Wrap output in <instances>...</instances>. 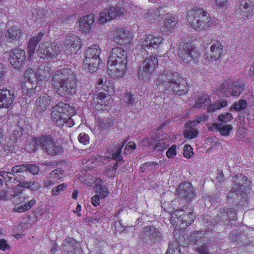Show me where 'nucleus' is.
<instances>
[{"mask_svg": "<svg viewBox=\"0 0 254 254\" xmlns=\"http://www.w3.org/2000/svg\"><path fill=\"white\" fill-rule=\"evenodd\" d=\"M236 211L234 208L232 207H222L220 208L211 222L213 223L212 226L215 225H229L232 224V222L236 220L237 218V211L244 210L239 208Z\"/></svg>", "mask_w": 254, "mask_h": 254, "instance_id": "obj_9", "label": "nucleus"}, {"mask_svg": "<svg viewBox=\"0 0 254 254\" xmlns=\"http://www.w3.org/2000/svg\"><path fill=\"white\" fill-rule=\"evenodd\" d=\"M141 56L142 60L138 68V77L142 80L146 79L158 66V61L156 56L152 55Z\"/></svg>", "mask_w": 254, "mask_h": 254, "instance_id": "obj_10", "label": "nucleus"}, {"mask_svg": "<svg viewBox=\"0 0 254 254\" xmlns=\"http://www.w3.org/2000/svg\"><path fill=\"white\" fill-rule=\"evenodd\" d=\"M248 236L239 230L231 231L229 235L230 241L237 242L238 247H246L253 245V243L248 240Z\"/></svg>", "mask_w": 254, "mask_h": 254, "instance_id": "obj_20", "label": "nucleus"}, {"mask_svg": "<svg viewBox=\"0 0 254 254\" xmlns=\"http://www.w3.org/2000/svg\"><path fill=\"white\" fill-rule=\"evenodd\" d=\"M211 100L207 95H202L197 100L194 107L198 108L205 109L206 107H208Z\"/></svg>", "mask_w": 254, "mask_h": 254, "instance_id": "obj_39", "label": "nucleus"}, {"mask_svg": "<svg viewBox=\"0 0 254 254\" xmlns=\"http://www.w3.org/2000/svg\"><path fill=\"white\" fill-rule=\"evenodd\" d=\"M26 59L25 51L16 48L11 50L9 53V61L11 65L15 69H19L22 66Z\"/></svg>", "mask_w": 254, "mask_h": 254, "instance_id": "obj_17", "label": "nucleus"}, {"mask_svg": "<svg viewBox=\"0 0 254 254\" xmlns=\"http://www.w3.org/2000/svg\"><path fill=\"white\" fill-rule=\"evenodd\" d=\"M232 187L227 194L228 198L235 201V207L244 209L249 203L247 192L252 188L251 180L242 174H238L232 177Z\"/></svg>", "mask_w": 254, "mask_h": 254, "instance_id": "obj_3", "label": "nucleus"}, {"mask_svg": "<svg viewBox=\"0 0 254 254\" xmlns=\"http://www.w3.org/2000/svg\"><path fill=\"white\" fill-rule=\"evenodd\" d=\"M100 53L101 49L98 45L94 44L89 47L84 53V68L91 73L96 71L100 63Z\"/></svg>", "mask_w": 254, "mask_h": 254, "instance_id": "obj_8", "label": "nucleus"}, {"mask_svg": "<svg viewBox=\"0 0 254 254\" xmlns=\"http://www.w3.org/2000/svg\"><path fill=\"white\" fill-rule=\"evenodd\" d=\"M232 128H208L210 130L218 131L223 136H229Z\"/></svg>", "mask_w": 254, "mask_h": 254, "instance_id": "obj_58", "label": "nucleus"}, {"mask_svg": "<svg viewBox=\"0 0 254 254\" xmlns=\"http://www.w3.org/2000/svg\"><path fill=\"white\" fill-rule=\"evenodd\" d=\"M15 97L14 91L13 90L0 89V108L10 106Z\"/></svg>", "mask_w": 254, "mask_h": 254, "instance_id": "obj_23", "label": "nucleus"}, {"mask_svg": "<svg viewBox=\"0 0 254 254\" xmlns=\"http://www.w3.org/2000/svg\"><path fill=\"white\" fill-rule=\"evenodd\" d=\"M144 239H149L154 242H159L162 239L161 233L153 225L146 226L141 232Z\"/></svg>", "mask_w": 254, "mask_h": 254, "instance_id": "obj_21", "label": "nucleus"}, {"mask_svg": "<svg viewBox=\"0 0 254 254\" xmlns=\"http://www.w3.org/2000/svg\"><path fill=\"white\" fill-rule=\"evenodd\" d=\"M209 231L197 230L191 231L187 239L182 241L173 240L168 246L165 254H182L181 246L184 247L190 245L194 246L195 251L200 254H211L209 250L210 239L206 236Z\"/></svg>", "mask_w": 254, "mask_h": 254, "instance_id": "obj_1", "label": "nucleus"}, {"mask_svg": "<svg viewBox=\"0 0 254 254\" xmlns=\"http://www.w3.org/2000/svg\"><path fill=\"white\" fill-rule=\"evenodd\" d=\"M77 77L70 67L62 68L52 75L54 91L61 97L74 95L77 91Z\"/></svg>", "mask_w": 254, "mask_h": 254, "instance_id": "obj_2", "label": "nucleus"}, {"mask_svg": "<svg viewBox=\"0 0 254 254\" xmlns=\"http://www.w3.org/2000/svg\"><path fill=\"white\" fill-rule=\"evenodd\" d=\"M247 106V102L244 99H240L238 102H235L230 108V111L235 110L236 111H242L245 110Z\"/></svg>", "mask_w": 254, "mask_h": 254, "instance_id": "obj_44", "label": "nucleus"}, {"mask_svg": "<svg viewBox=\"0 0 254 254\" xmlns=\"http://www.w3.org/2000/svg\"><path fill=\"white\" fill-rule=\"evenodd\" d=\"M158 131V130L157 129ZM157 131L153 133V134H150L148 137L142 139V143L146 146H151L155 145V148L164 149L168 146V144L162 146L164 143L163 139L160 138V136Z\"/></svg>", "mask_w": 254, "mask_h": 254, "instance_id": "obj_22", "label": "nucleus"}, {"mask_svg": "<svg viewBox=\"0 0 254 254\" xmlns=\"http://www.w3.org/2000/svg\"><path fill=\"white\" fill-rule=\"evenodd\" d=\"M178 195L179 197L189 201L194 198L196 193L192 185L188 182H184L179 185L178 188Z\"/></svg>", "mask_w": 254, "mask_h": 254, "instance_id": "obj_19", "label": "nucleus"}, {"mask_svg": "<svg viewBox=\"0 0 254 254\" xmlns=\"http://www.w3.org/2000/svg\"><path fill=\"white\" fill-rule=\"evenodd\" d=\"M135 100L136 96L134 94L128 92L124 93V100L128 106H132L135 103Z\"/></svg>", "mask_w": 254, "mask_h": 254, "instance_id": "obj_48", "label": "nucleus"}, {"mask_svg": "<svg viewBox=\"0 0 254 254\" xmlns=\"http://www.w3.org/2000/svg\"><path fill=\"white\" fill-rule=\"evenodd\" d=\"M244 84L239 81L223 83L219 88L220 91L223 93L225 96H239L243 91Z\"/></svg>", "mask_w": 254, "mask_h": 254, "instance_id": "obj_16", "label": "nucleus"}, {"mask_svg": "<svg viewBox=\"0 0 254 254\" xmlns=\"http://www.w3.org/2000/svg\"><path fill=\"white\" fill-rule=\"evenodd\" d=\"M78 140L80 143L86 145L89 143L90 138L89 135L84 132H81L78 136Z\"/></svg>", "mask_w": 254, "mask_h": 254, "instance_id": "obj_56", "label": "nucleus"}, {"mask_svg": "<svg viewBox=\"0 0 254 254\" xmlns=\"http://www.w3.org/2000/svg\"><path fill=\"white\" fill-rule=\"evenodd\" d=\"M50 177L55 181L62 179L64 177V171L62 169L54 170L50 173Z\"/></svg>", "mask_w": 254, "mask_h": 254, "instance_id": "obj_47", "label": "nucleus"}, {"mask_svg": "<svg viewBox=\"0 0 254 254\" xmlns=\"http://www.w3.org/2000/svg\"><path fill=\"white\" fill-rule=\"evenodd\" d=\"M67 187V185L65 183L59 185L52 189L51 191L52 195L53 196H58L61 192L64 191Z\"/></svg>", "mask_w": 254, "mask_h": 254, "instance_id": "obj_50", "label": "nucleus"}, {"mask_svg": "<svg viewBox=\"0 0 254 254\" xmlns=\"http://www.w3.org/2000/svg\"><path fill=\"white\" fill-rule=\"evenodd\" d=\"M115 225L116 227V231L119 233L126 232L127 227L123 226L121 221H119L118 222H116L115 223Z\"/></svg>", "mask_w": 254, "mask_h": 254, "instance_id": "obj_62", "label": "nucleus"}, {"mask_svg": "<svg viewBox=\"0 0 254 254\" xmlns=\"http://www.w3.org/2000/svg\"><path fill=\"white\" fill-rule=\"evenodd\" d=\"M13 201L16 203H21L27 198V196L21 190H18L16 189L13 191Z\"/></svg>", "mask_w": 254, "mask_h": 254, "instance_id": "obj_41", "label": "nucleus"}, {"mask_svg": "<svg viewBox=\"0 0 254 254\" xmlns=\"http://www.w3.org/2000/svg\"><path fill=\"white\" fill-rule=\"evenodd\" d=\"M22 35L21 30L15 27L8 28L5 34L6 40L10 42L18 40Z\"/></svg>", "mask_w": 254, "mask_h": 254, "instance_id": "obj_34", "label": "nucleus"}, {"mask_svg": "<svg viewBox=\"0 0 254 254\" xmlns=\"http://www.w3.org/2000/svg\"><path fill=\"white\" fill-rule=\"evenodd\" d=\"M97 123V125L99 127H111L116 126L117 122L114 119L107 118L99 119Z\"/></svg>", "mask_w": 254, "mask_h": 254, "instance_id": "obj_42", "label": "nucleus"}, {"mask_svg": "<svg viewBox=\"0 0 254 254\" xmlns=\"http://www.w3.org/2000/svg\"><path fill=\"white\" fill-rule=\"evenodd\" d=\"M132 37L128 31L123 30L114 38L115 41L120 45H127L132 40Z\"/></svg>", "mask_w": 254, "mask_h": 254, "instance_id": "obj_33", "label": "nucleus"}, {"mask_svg": "<svg viewBox=\"0 0 254 254\" xmlns=\"http://www.w3.org/2000/svg\"><path fill=\"white\" fill-rule=\"evenodd\" d=\"M57 107V109L61 112L63 116L64 115H69L71 116L75 113V109L71 107L69 104L64 102H59L55 106Z\"/></svg>", "mask_w": 254, "mask_h": 254, "instance_id": "obj_36", "label": "nucleus"}, {"mask_svg": "<svg viewBox=\"0 0 254 254\" xmlns=\"http://www.w3.org/2000/svg\"><path fill=\"white\" fill-rule=\"evenodd\" d=\"M107 97V94L104 92H100L98 94V101L96 106V109L99 111H107L110 107L107 103V100H105Z\"/></svg>", "mask_w": 254, "mask_h": 254, "instance_id": "obj_35", "label": "nucleus"}, {"mask_svg": "<svg viewBox=\"0 0 254 254\" xmlns=\"http://www.w3.org/2000/svg\"><path fill=\"white\" fill-rule=\"evenodd\" d=\"M55 106L52 108L51 117L52 121L56 124L57 127H61L62 123L64 122V117Z\"/></svg>", "mask_w": 254, "mask_h": 254, "instance_id": "obj_37", "label": "nucleus"}, {"mask_svg": "<svg viewBox=\"0 0 254 254\" xmlns=\"http://www.w3.org/2000/svg\"><path fill=\"white\" fill-rule=\"evenodd\" d=\"M178 24V20L175 16L167 15L162 27V31L168 34L172 32L175 29Z\"/></svg>", "mask_w": 254, "mask_h": 254, "instance_id": "obj_29", "label": "nucleus"}, {"mask_svg": "<svg viewBox=\"0 0 254 254\" xmlns=\"http://www.w3.org/2000/svg\"><path fill=\"white\" fill-rule=\"evenodd\" d=\"M178 201V199H173L170 201H165L162 203L161 207L166 212L171 213L175 209L174 205L177 204Z\"/></svg>", "mask_w": 254, "mask_h": 254, "instance_id": "obj_43", "label": "nucleus"}, {"mask_svg": "<svg viewBox=\"0 0 254 254\" xmlns=\"http://www.w3.org/2000/svg\"><path fill=\"white\" fill-rule=\"evenodd\" d=\"M232 119V115L230 113H222L218 116L219 121L223 123L228 122Z\"/></svg>", "mask_w": 254, "mask_h": 254, "instance_id": "obj_57", "label": "nucleus"}, {"mask_svg": "<svg viewBox=\"0 0 254 254\" xmlns=\"http://www.w3.org/2000/svg\"><path fill=\"white\" fill-rule=\"evenodd\" d=\"M51 99V96L48 94H43L37 99L36 109L40 112L45 111L49 105Z\"/></svg>", "mask_w": 254, "mask_h": 254, "instance_id": "obj_30", "label": "nucleus"}, {"mask_svg": "<svg viewBox=\"0 0 254 254\" xmlns=\"http://www.w3.org/2000/svg\"><path fill=\"white\" fill-rule=\"evenodd\" d=\"M124 11V8L118 6L105 8L100 14L98 22L100 24L106 23L111 19L122 15Z\"/></svg>", "mask_w": 254, "mask_h": 254, "instance_id": "obj_15", "label": "nucleus"}, {"mask_svg": "<svg viewBox=\"0 0 254 254\" xmlns=\"http://www.w3.org/2000/svg\"><path fill=\"white\" fill-rule=\"evenodd\" d=\"M95 193L99 194L101 199L106 198L110 194L108 187L104 184V182L100 178H97L94 182Z\"/></svg>", "mask_w": 254, "mask_h": 254, "instance_id": "obj_27", "label": "nucleus"}, {"mask_svg": "<svg viewBox=\"0 0 254 254\" xmlns=\"http://www.w3.org/2000/svg\"><path fill=\"white\" fill-rule=\"evenodd\" d=\"M208 119V115L203 114L201 116H196L194 121H189L187 122L185 125V127H193L196 126L197 124H201L207 121Z\"/></svg>", "mask_w": 254, "mask_h": 254, "instance_id": "obj_38", "label": "nucleus"}, {"mask_svg": "<svg viewBox=\"0 0 254 254\" xmlns=\"http://www.w3.org/2000/svg\"><path fill=\"white\" fill-rule=\"evenodd\" d=\"M198 133V131L194 128H190L184 131V137L188 139H193L195 138Z\"/></svg>", "mask_w": 254, "mask_h": 254, "instance_id": "obj_49", "label": "nucleus"}, {"mask_svg": "<svg viewBox=\"0 0 254 254\" xmlns=\"http://www.w3.org/2000/svg\"><path fill=\"white\" fill-rule=\"evenodd\" d=\"M64 42V44L67 50H68L71 53H75L81 47L80 38L75 35L67 36Z\"/></svg>", "mask_w": 254, "mask_h": 254, "instance_id": "obj_24", "label": "nucleus"}, {"mask_svg": "<svg viewBox=\"0 0 254 254\" xmlns=\"http://www.w3.org/2000/svg\"><path fill=\"white\" fill-rule=\"evenodd\" d=\"M163 39L162 37L155 36L153 35H147L141 39L138 44L137 48L138 49V56L148 55V51L147 49L150 50H158L160 44L162 43Z\"/></svg>", "mask_w": 254, "mask_h": 254, "instance_id": "obj_11", "label": "nucleus"}, {"mask_svg": "<svg viewBox=\"0 0 254 254\" xmlns=\"http://www.w3.org/2000/svg\"><path fill=\"white\" fill-rule=\"evenodd\" d=\"M223 54V46L219 41L215 42L210 47V59L212 61L218 60Z\"/></svg>", "mask_w": 254, "mask_h": 254, "instance_id": "obj_32", "label": "nucleus"}, {"mask_svg": "<svg viewBox=\"0 0 254 254\" xmlns=\"http://www.w3.org/2000/svg\"><path fill=\"white\" fill-rule=\"evenodd\" d=\"M64 122L62 123V126L63 127H72L74 125V122L73 120L71 118L69 117L67 119L64 117Z\"/></svg>", "mask_w": 254, "mask_h": 254, "instance_id": "obj_64", "label": "nucleus"}, {"mask_svg": "<svg viewBox=\"0 0 254 254\" xmlns=\"http://www.w3.org/2000/svg\"><path fill=\"white\" fill-rule=\"evenodd\" d=\"M193 149L189 145H185L183 146V156L187 158H190L193 156Z\"/></svg>", "mask_w": 254, "mask_h": 254, "instance_id": "obj_55", "label": "nucleus"}, {"mask_svg": "<svg viewBox=\"0 0 254 254\" xmlns=\"http://www.w3.org/2000/svg\"><path fill=\"white\" fill-rule=\"evenodd\" d=\"M124 145V143H122L121 145L119 144L117 149L112 154V157H111V158L115 160L116 162H124L122 155V151Z\"/></svg>", "mask_w": 254, "mask_h": 254, "instance_id": "obj_46", "label": "nucleus"}, {"mask_svg": "<svg viewBox=\"0 0 254 254\" xmlns=\"http://www.w3.org/2000/svg\"><path fill=\"white\" fill-rule=\"evenodd\" d=\"M127 53L123 48H113L109 57L107 67L109 73L115 77H121L127 68Z\"/></svg>", "mask_w": 254, "mask_h": 254, "instance_id": "obj_5", "label": "nucleus"}, {"mask_svg": "<svg viewBox=\"0 0 254 254\" xmlns=\"http://www.w3.org/2000/svg\"><path fill=\"white\" fill-rule=\"evenodd\" d=\"M51 68L48 63H44L37 68L35 77L39 81L47 80L49 77Z\"/></svg>", "mask_w": 254, "mask_h": 254, "instance_id": "obj_26", "label": "nucleus"}, {"mask_svg": "<svg viewBox=\"0 0 254 254\" xmlns=\"http://www.w3.org/2000/svg\"><path fill=\"white\" fill-rule=\"evenodd\" d=\"M94 15L90 14L81 17L79 21L80 29L85 33L89 32L94 21Z\"/></svg>", "mask_w": 254, "mask_h": 254, "instance_id": "obj_28", "label": "nucleus"}, {"mask_svg": "<svg viewBox=\"0 0 254 254\" xmlns=\"http://www.w3.org/2000/svg\"><path fill=\"white\" fill-rule=\"evenodd\" d=\"M46 40V39H45ZM48 40V38L46 39ZM61 53L60 47L57 43L50 44L48 40L41 43L37 50V54L40 58L53 59Z\"/></svg>", "mask_w": 254, "mask_h": 254, "instance_id": "obj_13", "label": "nucleus"}, {"mask_svg": "<svg viewBox=\"0 0 254 254\" xmlns=\"http://www.w3.org/2000/svg\"><path fill=\"white\" fill-rule=\"evenodd\" d=\"M14 174L11 171V172L5 171H0V176L3 178L5 181L8 183L11 182L12 179L14 180Z\"/></svg>", "mask_w": 254, "mask_h": 254, "instance_id": "obj_52", "label": "nucleus"}, {"mask_svg": "<svg viewBox=\"0 0 254 254\" xmlns=\"http://www.w3.org/2000/svg\"><path fill=\"white\" fill-rule=\"evenodd\" d=\"M74 244L73 240H66L64 246H63V249L65 250L68 252H72L74 248H73V245Z\"/></svg>", "mask_w": 254, "mask_h": 254, "instance_id": "obj_60", "label": "nucleus"}, {"mask_svg": "<svg viewBox=\"0 0 254 254\" xmlns=\"http://www.w3.org/2000/svg\"><path fill=\"white\" fill-rule=\"evenodd\" d=\"M21 88L24 94L28 95L29 97H30L40 91L41 90V86H38L37 83H32L30 78H28L22 83Z\"/></svg>", "mask_w": 254, "mask_h": 254, "instance_id": "obj_25", "label": "nucleus"}, {"mask_svg": "<svg viewBox=\"0 0 254 254\" xmlns=\"http://www.w3.org/2000/svg\"><path fill=\"white\" fill-rule=\"evenodd\" d=\"M46 34L45 31H41L36 36L31 37L28 45V53L31 57L35 52L36 48L38 43L44 38Z\"/></svg>", "mask_w": 254, "mask_h": 254, "instance_id": "obj_31", "label": "nucleus"}, {"mask_svg": "<svg viewBox=\"0 0 254 254\" xmlns=\"http://www.w3.org/2000/svg\"><path fill=\"white\" fill-rule=\"evenodd\" d=\"M236 7L235 14L238 18L249 19L254 14V2L251 0H242Z\"/></svg>", "mask_w": 254, "mask_h": 254, "instance_id": "obj_14", "label": "nucleus"}, {"mask_svg": "<svg viewBox=\"0 0 254 254\" xmlns=\"http://www.w3.org/2000/svg\"><path fill=\"white\" fill-rule=\"evenodd\" d=\"M195 215L192 212L184 209L176 208L171 215L170 222L175 229L186 228L194 222Z\"/></svg>", "mask_w": 254, "mask_h": 254, "instance_id": "obj_7", "label": "nucleus"}, {"mask_svg": "<svg viewBox=\"0 0 254 254\" xmlns=\"http://www.w3.org/2000/svg\"><path fill=\"white\" fill-rule=\"evenodd\" d=\"M188 20L191 27L197 31L205 29L211 23L209 14L198 8H193L189 11Z\"/></svg>", "mask_w": 254, "mask_h": 254, "instance_id": "obj_6", "label": "nucleus"}, {"mask_svg": "<svg viewBox=\"0 0 254 254\" xmlns=\"http://www.w3.org/2000/svg\"><path fill=\"white\" fill-rule=\"evenodd\" d=\"M27 172L33 175H37L39 172V167L34 164H28Z\"/></svg>", "mask_w": 254, "mask_h": 254, "instance_id": "obj_61", "label": "nucleus"}, {"mask_svg": "<svg viewBox=\"0 0 254 254\" xmlns=\"http://www.w3.org/2000/svg\"><path fill=\"white\" fill-rule=\"evenodd\" d=\"M158 81L166 94L181 96L187 93L189 89L186 79L176 72H165L158 77Z\"/></svg>", "mask_w": 254, "mask_h": 254, "instance_id": "obj_4", "label": "nucleus"}, {"mask_svg": "<svg viewBox=\"0 0 254 254\" xmlns=\"http://www.w3.org/2000/svg\"><path fill=\"white\" fill-rule=\"evenodd\" d=\"M101 196L98 194H95L91 197V203L94 207H97L100 203Z\"/></svg>", "mask_w": 254, "mask_h": 254, "instance_id": "obj_63", "label": "nucleus"}, {"mask_svg": "<svg viewBox=\"0 0 254 254\" xmlns=\"http://www.w3.org/2000/svg\"><path fill=\"white\" fill-rule=\"evenodd\" d=\"M227 105V101L224 99H221L217 101L215 103L213 104L210 103L207 108L208 111L209 112L213 113L225 107Z\"/></svg>", "mask_w": 254, "mask_h": 254, "instance_id": "obj_40", "label": "nucleus"}, {"mask_svg": "<svg viewBox=\"0 0 254 254\" xmlns=\"http://www.w3.org/2000/svg\"><path fill=\"white\" fill-rule=\"evenodd\" d=\"M178 54L180 59L185 63L195 61L199 56L196 48L192 45H185L183 49L179 51Z\"/></svg>", "mask_w": 254, "mask_h": 254, "instance_id": "obj_18", "label": "nucleus"}, {"mask_svg": "<svg viewBox=\"0 0 254 254\" xmlns=\"http://www.w3.org/2000/svg\"><path fill=\"white\" fill-rule=\"evenodd\" d=\"M36 201L35 199H31L27 202L25 203L24 205H21L18 207L14 208V210L18 212H23L30 209L35 204Z\"/></svg>", "mask_w": 254, "mask_h": 254, "instance_id": "obj_45", "label": "nucleus"}, {"mask_svg": "<svg viewBox=\"0 0 254 254\" xmlns=\"http://www.w3.org/2000/svg\"><path fill=\"white\" fill-rule=\"evenodd\" d=\"M177 147L175 144L170 147L166 151V154L167 157L170 159L174 158L177 153L176 151Z\"/></svg>", "mask_w": 254, "mask_h": 254, "instance_id": "obj_59", "label": "nucleus"}, {"mask_svg": "<svg viewBox=\"0 0 254 254\" xmlns=\"http://www.w3.org/2000/svg\"><path fill=\"white\" fill-rule=\"evenodd\" d=\"M28 164H21L18 165L13 166L11 169L12 173L17 174L18 173L27 172Z\"/></svg>", "mask_w": 254, "mask_h": 254, "instance_id": "obj_51", "label": "nucleus"}, {"mask_svg": "<svg viewBox=\"0 0 254 254\" xmlns=\"http://www.w3.org/2000/svg\"><path fill=\"white\" fill-rule=\"evenodd\" d=\"M248 131L247 128H238L236 135L237 139L239 141H245V134Z\"/></svg>", "mask_w": 254, "mask_h": 254, "instance_id": "obj_53", "label": "nucleus"}, {"mask_svg": "<svg viewBox=\"0 0 254 254\" xmlns=\"http://www.w3.org/2000/svg\"><path fill=\"white\" fill-rule=\"evenodd\" d=\"M36 146L44 147L46 151L50 155L60 154L63 152V147L56 146L51 135H43L35 138Z\"/></svg>", "mask_w": 254, "mask_h": 254, "instance_id": "obj_12", "label": "nucleus"}, {"mask_svg": "<svg viewBox=\"0 0 254 254\" xmlns=\"http://www.w3.org/2000/svg\"><path fill=\"white\" fill-rule=\"evenodd\" d=\"M157 12H158L155 9H150L145 15V18L148 20L152 22L156 19Z\"/></svg>", "mask_w": 254, "mask_h": 254, "instance_id": "obj_54", "label": "nucleus"}]
</instances>
